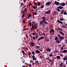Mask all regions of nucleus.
<instances>
[{
    "label": "nucleus",
    "mask_w": 67,
    "mask_h": 67,
    "mask_svg": "<svg viewBox=\"0 0 67 67\" xmlns=\"http://www.w3.org/2000/svg\"><path fill=\"white\" fill-rule=\"evenodd\" d=\"M64 8V7L61 6H59L57 7V10L58 12H60V10L59 9H63Z\"/></svg>",
    "instance_id": "1"
},
{
    "label": "nucleus",
    "mask_w": 67,
    "mask_h": 67,
    "mask_svg": "<svg viewBox=\"0 0 67 67\" xmlns=\"http://www.w3.org/2000/svg\"><path fill=\"white\" fill-rule=\"evenodd\" d=\"M54 3H55L56 4V5H59V4H60V6H62V5L60 4V3H59V2H57V1H55V2H54Z\"/></svg>",
    "instance_id": "2"
},
{
    "label": "nucleus",
    "mask_w": 67,
    "mask_h": 67,
    "mask_svg": "<svg viewBox=\"0 0 67 67\" xmlns=\"http://www.w3.org/2000/svg\"><path fill=\"white\" fill-rule=\"evenodd\" d=\"M44 36H42L40 37L38 40V41H37L38 42H39V41L41 40H42L43 39H44Z\"/></svg>",
    "instance_id": "3"
},
{
    "label": "nucleus",
    "mask_w": 67,
    "mask_h": 67,
    "mask_svg": "<svg viewBox=\"0 0 67 67\" xmlns=\"http://www.w3.org/2000/svg\"><path fill=\"white\" fill-rule=\"evenodd\" d=\"M51 10H49L48 11H47L46 12H44V13L45 14H49V13H51Z\"/></svg>",
    "instance_id": "4"
},
{
    "label": "nucleus",
    "mask_w": 67,
    "mask_h": 67,
    "mask_svg": "<svg viewBox=\"0 0 67 67\" xmlns=\"http://www.w3.org/2000/svg\"><path fill=\"white\" fill-rule=\"evenodd\" d=\"M33 58V60H37V59L36 58H35V56L34 55H33V56L32 57Z\"/></svg>",
    "instance_id": "5"
},
{
    "label": "nucleus",
    "mask_w": 67,
    "mask_h": 67,
    "mask_svg": "<svg viewBox=\"0 0 67 67\" xmlns=\"http://www.w3.org/2000/svg\"><path fill=\"white\" fill-rule=\"evenodd\" d=\"M61 5H62V6H65L66 5V4L65 3H63V2H62L60 4Z\"/></svg>",
    "instance_id": "6"
},
{
    "label": "nucleus",
    "mask_w": 67,
    "mask_h": 67,
    "mask_svg": "<svg viewBox=\"0 0 67 67\" xmlns=\"http://www.w3.org/2000/svg\"><path fill=\"white\" fill-rule=\"evenodd\" d=\"M51 3H52V2H48L47 3H46V5H47L50 4H51Z\"/></svg>",
    "instance_id": "7"
},
{
    "label": "nucleus",
    "mask_w": 67,
    "mask_h": 67,
    "mask_svg": "<svg viewBox=\"0 0 67 67\" xmlns=\"http://www.w3.org/2000/svg\"><path fill=\"white\" fill-rule=\"evenodd\" d=\"M63 59L64 60H67V56L66 55L65 56L64 58Z\"/></svg>",
    "instance_id": "8"
},
{
    "label": "nucleus",
    "mask_w": 67,
    "mask_h": 67,
    "mask_svg": "<svg viewBox=\"0 0 67 67\" xmlns=\"http://www.w3.org/2000/svg\"><path fill=\"white\" fill-rule=\"evenodd\" d=\"M42 19L43 20V21H44V22H46L45 21V17H42Z\"/></svg>",
    "instance_id": "9"
},
{
    "label": "nucleus",
    "mask_w": 67,
    "mask_h": 67,
    "mask_svg": "<svg viewBox=\"0 0 67 67\" xmlns=\"http://www.w3.org/2000/svg\"><path fill=\"white\" fill-rule=\"evenodd\" d=\"M59 39H61V40H62L64 39V37L63 36H61L60 38H59Z\"/></svg>",
    "instance_id": "10"
},
{
    "label": "nucleus",
    "mask_w": 67,
    "mask_h": 67,
    "mask_svg": "<svg viewBox=\"0 0 67 67\" xmlns=\"http://www.w3.org/2000/svg\"><path fill=\"white\" fill-rule=\"evenodd\" d=\"M35 53L36 54H39L40 53V51L39 50H37L36 51Z\"/></svg>",
    "instance_id": "11"
},
{
    "label": "nucleus",
    "mask_w": 67,
    "mask_h": 67,
    "mask_svg": "<svg viewBox=\"0 0 67 67\" xmlns=\"http://www.w3.org/2000/svg\"><path fill=\"white\" fill-rule=\"evenodd\" d=\"M57 21L58 22H59V23H60V24H63V23L61 21H60V20H57Z\"/></svg>",
    "instance_id": "12"
},
{
    "label": "nucleus",
    "mask_w": 67,
    "mask_h": 67,
    "mask_svg": "<svg viewBox=\"0 0 67 67\" xmlns=\"http://www.w3.org/2000/svg\"><path fill=\"white\" fill-rule=\"evenodd\" d=\"M43 22H44V21H43V20H41L40 22V25H42V24H43Z\"/></svg>",
    "instance_id": "13"
},
{
    "label": "nucleus",
    "mask_w": 67,
    "mask_h": 67,
    "mask_svg": "<svg viewBox=\"0 0 67 67\" xmlns=\"http://www.w3.org/2000/svg\"><path fill=\"white\" fill-rule=\"evenodd\" d=\"M49 58H47V60H48L50 62H52V60L51 59H49V57H48Z\"/></svg>",
    "instance_id": "14"
},
{
    "label": "nucleus",
    "mask_w": 67,
    "mask_h": 67,
    "mask_svg": "<svg viewBox=\"0 0 67 67\" xmlns=\"http://www.w3.org/2000/svg\"><path fill=\"white\" fill-rule=\"evenodd\" d=\"M45 23H46V24H48V23H47L46 21H45V22L44 21V22H43L42 25H44L45 24Z\"/></svg>",
    "instance_id": "15"
},
{
    "label": "nucleus",
    "mask_w": 67,
    "mask_h": 67,
    "mask_svg": "<svg viewBox=\"0 0 67 67\" xmlns=\"http://www.w3.org/2000/svg\"><path fill=\"white\" fill-rule=\"evenodd\" d=\"M47 52H50L51 51V50L49 48H48V49H47Z\"/></svg>",
    "instance_id": "16"
},
{
    "label": "nucleus",
    "mask_w": 67,
    "mask_h": 67,
    "mask_svg": "<svg viewBox=\"0 0 67 67\" xmlns=\"http://www.w3.org/2000/svg\"><path fill=\"white\" fill-rule=\"evenodd\" d=\"M34 29L35 30H37V26L35 25H34Z\"/></svg>",
    "instance_id": "17"
},
{
    "label": "nucleus",
    "mask_w": 67,
    "mask_h": 67,
    "mask_svg": "<svg viewBox=\"0 0 67 67\" xmlns=\"http://www.w3.org/2000/svg\"><path fill=\"white\" fill-rule=\"evenodd\" d=\"M52 32H55V31H54V30L53 29H51L50 31V32L51 33Z\"/></svg>",
    "instance_id": "18"
},
{
    "label": "nucleus",
    "mask_w": 67,
    "mask_h": 67,
    "mask_svg": "<svg viewBox=\"0 0 67 67\" xmlns=\"http://www.w3.org/2000/svg\"><path fill=\"white\" fill-rule=\"evenodd\" d=\"M55 41H57L58 40V38L57 37V36L55 37V38L54 39Z\"/></svg>",
    "instance_id": "19"
},
{
    "label": "nucleus",
    "mask_w": 67,
    "mask_h": 67,
    "mask_svg": "<svg viewBox=\"0 0 67 67\" xmlns=\"http://www.w3.org/2000/svg\"><path fill=\"white\" fill-rule=\"evenodd\" d=\"M56 58H57L58 59H60V57L59 56H57Z\"/></svg>",
    "instance_id": "20"
},
{
    "label": "nucleus",
    "mask_w": 67,
    "mask_h": 67,
    "mask_svg": "<svg viewBox=\"0 0 67 67\" xmlns=\"http://www.w3.org/2000/svg\"><path fill=\"white\" fill-rule=\"evenodd\" d=\"M67 52V50H64L63 52V53H66Z\"/></svg>",
    "instance_id": "21"
},
{
    "label": "nucleus",
    "mask_w": 67,
    "mask_h": 67,
    "mask_svg": "<svg viewBox=\"0 0 67 67\" xmlns=\"http://www.w3.org/2000/svg\"><path fill=\"white\" fill-rule=\"evenodd\" d=\"M25 15V13H23V15H22V18L23 19V18H24V16Z\"/></svg>",
    "instance_id": "22"
},
{
    "label": "nucleus",
    "mask_w": 67,
    "mask_h": 67,
    "mask_svg": "<svg viewBox=\"0 0 67 67\" xmlns=\"http://www.w3.org/2000/svg\"><path fill=\"white\" fill-rule=\"evenodd\" d=\"M44 4H43L42 5V6H41L40 8L41 9H43V8H44Z\"/></svg>",
    "instance_id": "23"
},
{
    "label": "nucleus",
    "mask_w": 67,
    "mask_h": 67,
    "mask_svg": "<svg viewBox=\"0 0 67 67\" xmlns=\"http://www.w3.org/2000/svg\"><path fill=\"white\" fill-rule=\"evenodd\" d=\"M67 12L65 11L64 12V15H67V13H66Z\"/></svg>",
    "instance_id": "24"
},
{
    "label": "nucleus",
    "mask_w": 67,
    "mask_h": 67,
    "mask_svg": "<svg viewBox=\"0 0 67 67\" xmlns=\"http://www.w3.org/2000/svg\"><path fill=\"white\" fill-rule=\"evenodd\" d=\"M31 14L29 13L28 16H29V17H30V18H31Z\"/></svg>",
    "instance_id": "25"
},
{
    "label": "nucleus",
    "mask_w": 67,
    "mask_h": 67,
    "mask_svg": "<svg viewBox=\"0 0 67 67\" xmlns=\"http://www.w3.org/2000/svg\"><path fill=\"white\" fill-rule=\"evenodd\" d=\"M63 65V63H61L60 64V67H62V65Z\"/></svg>",
    "instance_id": "26"
},
{
    "label": "nucleus",
    "mask_w": 67,
    "mask_h": 67,
    "mask_svg": "<svg viewBox=\"0 0 67 67\" xmlns=\"http://www.w3.org/2000/svg\"><path fill=\"white\" fill-rule=\"evenodd\" d=\"M34 28V26H32L31 29H30L31 30H32Z\"/></svg>",
    "instance_id": "27"
},
{
    "label": "nucleus",
    "mask_w": 67,
    "mask_h": 67,
    "mask_svg": "<svg viewBox=\"0 0 67 67\" xmlns=\"http://www.w3.org/2000/svg\"><path fill=\"white\" fill-rule=\"evenodd\" d=\"M58 30H60V31H63V30H62V29L60 28H58Z\"/></svg>",
    "instance_id": "28"
},
{
    "label": "nucleus",
    "mask_w": 67,
    "mask_h": 67,
    "mask_svg": "<svg viewBox=\"0 0 67 67\" xmlns=\"http://www.w3.org/2000/svg\"><path fill=\"white\" fill-rule=\"evenodd\" d=\"M64 12V10H62L61 12V14H63V13Z\"/></svg>",
    "instance_id": "29"
},
{
    "label": "nucleus",
    "mask_w": 67,
    "mask_h": 67,
    "mask_svg": "<svg viewBox=\"0 0 67 67\" xmlns=\"http://www.w3.org/2000/svg\"><path fill=\"white\" fill-rule=\"evenodd\" d=\"M24 11L25 12H26V11H27V9H26V8H25L24 9Z\"/></svg>",
    "instance_id": "30"
},
{
    "label": "nucleus",
    "mask_w": 67,
    "mask_h": 67,
    "mask_svg": "<svg viewBox=\"0 0 67 67\" xmlns=\"http://www.w3.org/2000/svg\"><path fill=\"white\" fill-rule=\"evenodd\" d=\"M33 8L34 9H36V8H36V7H35V6H33Z\"/></svg>",
    "instance_id": "31"
},
{
    "label": "nucleus",
    "mask_w": 67,
    "mask_h": 67,
    "mask_svg": "<svg viewBox=\"0 0 67 67\" xmlns=\"http://www.w3.org/2000/svg\"><path fill=\"white\" fill-rule=\"evenodd\" d=\"M34 15H37V13L36 12H34Z\"/></svg>",
    "instance_id": "32"
},
{
    "label": "nucleus",
    "mask_w": 67,
    "mask_h": 67,
    "mask_svg": "<svg viewBox=\"0 0 67 67\" xmlns=\"http://www.w3.org/2000/svg\"><path fill=\"white\" fill-rule=\"evenodd\" d=\"M60 20L61 21H63L64 20V19L63 18H60Z\"/></svg>",
    "instance_id": "33"
},
{
    "label": "nucleus",
    "mask_w": 67,
    "mask_h": 67,
    "mask_svg": "<svg viewBox=\"0 0 67 67\" xmlns=\"http://www.w3.org/2000/svg\"><path fill=\"white\" fill-rule=\"evenodd\" d=\"M56 42L57 43H59V40H58L56 41Z\"/></svg>",
    "instance_id": "34"
},
{
    "label": "nucleus",
    "mask_w": 67,
    "mask_h": 67,
    "mask_svg": "<svg viewBox=\"0 0 67 67\" xmlns=\"http://www.w3.org/2000/svg\"><path fill=\"white\" fill-rule=\"evenodd\" d=\"M46 41L47 42H49V40L48 38L46 40Z\"/></svg>",
    "instance_id": "35"
},
{
    "label": "nucleus",
    "mask_w": 67,
    "mask_h": 67,
    "mask_svg": "<svg viewBox=\"0 0 67 67\" xmlns=\"http://www.w3.org/2000/svg\"><path fill=\"white\" fill-rule=\"evenodd\" d=\"M32 54L33 55H35V52L34 51H33L32 52Z\"/></svg>",
    "instance_id": "36"
},
{
    "label": "nucleus",
    "mask_w": 67,
    "mask_h": 67,
    "mask_svg": "<svg viewBox=\"0 0 67 67\" xmlns=\"http://www.w3.org/2000/svg\"><path fill=\"white\" fill-rule=\"evenodd\" d=\"M40 2H39L38 3V6H40Z\"/></svg>",
    "instance_id": "37"
},
{
    "label": "nucleus",
    "mask_w": 67,
    "mask_h": 67,
    "mask_svg": "<svg viewBox=\"0 0 67 67\" xmlns=\"http://www.w3.org/2000/svg\"><path fill=\"white\" fill-rule=\"evenodd\" d=\"M58 38H60V37H61V36H60V35L58 34Z\"/></svg>",
    "instance_id": "38"
},
{
    "label": "nucleus",
    "mask_w": 67,
    "mask_h": 67,
    "mask_svg": "<svg viewBox=\"0 0 67 67\" xmlns=\"http://www.w3.org/2000/svg\"><path fill=\"white\" fill-rule=\"evenodd\" d=\"M36 48H40V46H36Z\"/></svg>",
    "instance_id": "39"
},
{
    "label": "nucleus",
    "mask_w": 67,
    "mask_h": 67,
    "mask_svg": "<svg viewBox=\"0 0 67 67\" xmlns=\"http://www.w3.org/2000/svg\"><path fill=\"white\" fill-rule=\"evenodd\" d=\"M49 56H50V57H52V56H53V54H51L49 55Z\"/></svg>",
    "instance_id": "40"
},
{
    "label": "nucleus",
    "mask_w": 67,
    "mask_h": 67,
    "mask_svg": "<svg viewBox=\"0 0 67 67\" xmlns=\"http://www.w3.org/2000/svg\"><path fill=\"white\" fill-rule=\"evenodd\" d=\"M36 38H38V35H36Z\"/></svg>",
    "instance_id": "41"
},
{
    "label": "nucleus",
    "mask_w": 67,
    "mask_h": 67,
    "mask_svg": "<svg viewBox=\"0 0 67 67\" xmlns=\"http://www.w3.org/2000/svg\"><path fill=\"white\" fill-rule=\"evenodd\" d=\"M32 38L33 40H35V37H34L33 38Z\"/></svg>",
    "instance_id": "42"
},
{
    "label": "nucleus",
    "mask_w": 67,
    "mask_h": 67,
    "mask_svg": "<svg viewBox=\"0 0 67 67\" xmlns=\"http://www.w3.org/2000/svg\"><path fill=\"white\" fill-rule=\"evenodd\" d=\"M60 56H61V57H63V56H64V55H63V54H61L60 55Z\"/></svg>",
    "instance_id": "43"
},
{
    "label": "nucleus",
    "mask_w": 67,
    "mask_h": 67,
    "mask_svg": "<svg viewBox=\"0 0 67 67\" xmlns=\"http://www.w3.org/2000/svg\"><path fill=\"white\" fill-rule=\"evenodd\" d=\"M32 24H35V23H35V22H33L32 23Z\"/></svg>",
    "instance_id": "44"
},
{
    "label": "nucleus",
    "mask_w": 67,
    "mask_h": 67,
    "mask_svg": "<svg viewBox=\"0 0 67 67\" xmlns=\"http://www.w3.org/2000/svg\"><path fill=\"white\" fill-rule=\"evenodd\" d=\"M31 45H34V43L33 42H31Z\"/></svg>",
    "instance_id": "45"
},
{
    "label": "nucleus",
    "mask_w": 67,
    "mask_h": 67,
    "mask_svg": "<svg viewBox=\"0 0 67 67\" xmlns=\"http://www.w3.org/2000/svg\"><path fill=\"white\" fill-rule=\"evenodd\" d=\"M21 52L22 53H23V54H24V51H22Z\"/></svg>",
    "instance_id": "46"
},
{
    "label": "nucleus",
    "mask_w": 67,
    "mask_h": 67,
    "mask_svg": "<svg viewBox=\"0 0 67 67\" xmlns=\"http://www.w3.org/2000/svg\"><path fill=\"white\" fill-rule=\"evenodd\" d=\"M35 63H38V61L37 60H36L35 61Z\"/></svg>",
    "instance_id": "47"
},
{
    "label": "nucleus",
    "mask_w": 67,
    "mask_h": 67,
    "mask_svg": "<svg viewBox=\"0 0 67 67\" xmlns=\"http://www.w3.org/2000/svg\"><path fill=\"white\" fill-rule=\"evenodd\" d=\"M30 25H32V23L31 22H29Z\"/></svg>",
    "instance_id": "48"
},
{
    "label": "nucleus",
    "mask_w": 67,
    "mask_h": 67,
    "mask_svg": "<svg viewBox=\"0 0 67 67\" xmlns=\"http://www.w3.org/2000/svg\"><path fill=\"white\" fill-rule=\"evenodd\" d=\"M39 58H43V56H40Z\"/></svg>",
    "instance_id": "49"
},
{
    "label": "nucleus",
    "mask_w": 67,
    "mask_h": 67,
    "mask_svg": "<svg viewBox=\"0 0 67 67\" xmlns=\"http://www.w3.org/2000/svg\"><path fill=\"white\" fill-rule=\"evenodd\" d=\"M26 36L27 38H28V35H27V34L26 35Z\"/></svg>",
    "instance_id": "50"
},
{
    "label": "nucleus",
    "mask_w": 67,
    "mask_h": 67,
    "mask_svg": "<svg viewBox=\"0 0 67 67\" xmlns=\"http://www.w3.org/2000/svg\"><path fill=\"white\" fill-rule=\"evenodd\" d=\"M24 4H23V3H21V6H22V5H23Z\"/></svg>",
    "instance_id": "51"
},
{
    "label": "nucleus",
    "mask_w": 67,
    "mask_h": 67,
    "mask_svg": "<svg viewBox=\"0 0 67 67\" xmlns=\"http://www.w3.org/2000/svg\"><path fill=\"white\" fill-rule=\"evenodd\" d=\"M37 4V3L36 2H35L34 3V5H36V4Z\"/></svg>",
    "instance_id": "52"
},
{
    "label": "nucleus",
    "mask_w": 67,
    "mask_h": 67,
    "mask_svg": "<svg viewBox=\"0 0 67 67\" xmlns=\"http://www.w3.org/2000/svg\"><path fill=\"white\" fill-rule=\"evenodd\" d=\"M61 34H62V35H63V36H64V33H63V32Z\"/></svg>",
    "instance_id": "53"
},
{
    "label": "nucleus",
    "mask_w": 67,
    "mask_h": 67,
    "mask_svg": "<svg viewBox=\"0 0 67 67\" xmlns=\"http://www.w3.org/2000/svg\"><path fill=\"white\" fill-rule=\"evenodd\" d=\"M26 49H27V51H28V50H29V49H28V48H27V47H26Z\"/></svg>",
    "instance_id": "54"
},
{
    "label": "nucleus",
    "mask_w": 67,
    "mask_h": 67,
    "mask_svg": "<svg viewBox=\"0 0 67 67\" xmlns=\"http://www.w3.org/2000/svg\"><path fill=\"white\" fill-rule=\"evenodd\" d=\"M32 4L31 3H30L29 4V5H30V6H31V5H32Z\"/></svg>",
    "instance_id": "55"
},
{
    "label": "nucleus",
    "mask_w": 67,
    "mask_h": 67,
    "mask_svg": "<svg viewBox=\"0 0 67 67\" xmlns=\"http://www.w3.org/2000/svg\"><path fill=\"white\" fill-rule=\"evenodd\" d=\"M35 35H38V34H37V33H36V32L35 33Z\"/></svg>",
    "instance_id": "56"
},
{
    "label": "nucleus",
    "mask_w": 67,
    "mask_h": 67,
    "mask_svg": "<svg viewBox=\"0 0 67 67\" xmlns=\"http://www.w3.org/2000/svg\"><path fill=\"white\" fill-rule=\"evenodd\" d=\"M31 66H32V65L31 64H29V67H31Z\"/></svg>",
    "instance_id": "57"
},
{
    "label": "nucleus",
    "mask_w": 67,
    "mask_h": 67,
    "mask_svg": "<svg viewBox=\"0 0 67 67\" xmlns=\"http://www.w3.org/2000/svg\"><path fill=\"white\" fill-rule=\"evenodd\" d=\"M30 62H32V63H33V61L31 60H30Z\"/></svg>",
    "instance_id": "58"
},
{
    "label": "nucleus",
    "mask_w": 67,
    "mask_h": 67,
    "mask_svg": "<svg viewBox=\"0 0 67 67\" xmlns=\"http://www.w3.org/2000/svg\"><path fill=\"white\" fill-rule=\"evenodd\" d=\"M60 49L61 50H63V47H61Z\"/></svg>",
    "instance_id": "59"
},
{
    "label": "nucleus",
    "mask_w": 67,
    "mask_h": 67,
    "mask_svg": "<svg viewBox=\"0 0 67 67\" xmlns=\"http://www.w3.org/2000/svg\"><path fill=\"white\" fill-rule=\"evenodd\" d=\"M32 35H35V33H34V32H33V33H32Z\"/></svg>",
    "instance_id": "60"
},
{
    "label": "nucleus",
    "mask_w": 67,
    "mask_h": 67,
    "mask_svg": "<svg viewBox=\"0 0 67 67\" xmlns=\"http://www.w3.org/2000/svg\"><path fill=\"white\" fill-rule=\"evenodd\" d=\"M23 23H25V20H23Z\"/></svg>",
    "instance_id": "61"
},
{
    "label": "nucleus",
    "mask_w": 67,
    "mask_h": 67,
    "mask_svg": "<svg viewBox=\"0 0 67 67\" xmlns=\"http://www.w3.org/2000/svg\"><path fill=\"white\" fill-rule=\"evenodd\" d=\"M63 66L64 67H66V65H63Z\"/></svg>",
    "instance_id": "62"
},
{
    "label": "nucleus",
    "mask_w": 67,
    "mask_h": 67,
    "mask_svg": "<svg viewBox=\"0 0 67 67\" xmlns=\"http://www.w3.org/2000/svg\"><path fill=\"white\" fill-rule=\"evenodd\" d=\"M23 30V31H26V29H24Z\"/></svg>",
    "instance_id": "63"
},
{
    "label": "nucleus",
    "mask_w": 67,
    "mask_h": 67,
    "mask_svg": "<svg viewBox=\"0 0 67 67\" xmlns=\"http://www.w3.org/2000/svg\"><path fill=\"white\" fill-rule=\"evenodd\" d=\"M63 33V32L62 31H60V33L61 34H62Z\"/></svg>",
    "instance_id": "64"
}]
</instances>
